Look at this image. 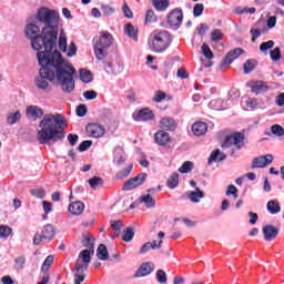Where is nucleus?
<instances>
[{
	"label": "nucleus",
	"instance_id": "nucleus-32",
	"mask_svg": "<svg viewBox=\"0 0 284 284\" xmlns=\"http://www.w3.org/2000/svg\"><path fill=\"white\" fill-rule=\"evenodd\" d=\"M153 6L155 10L159 12L165 11L166 8H170V1L169 0H153Z\"/></svg>",
	"mask_w": 284,
	"mask_h": 284
},
{
	"label": "nucleus",
	"instance_id": "nucleus-60",
	"mask_svg": "<svg viewBox=\"0 0 284 284\" xmlns=\"http://www.w3.org/2000/svg\"><path fill=\"white\" fill-rule=\"evenodd\" d=\"M90 145H92V141L85 140L82 143H80V145L78 146V150L79 152H85V150H88Z\"/></svg>",
	"mask_w": 284,
	"mask_h": 284
},
{
	"label": "nucleus",
	"instance_id": "nucleus-2",
	"mask_svg": "<svg viewBox=\"0 0 284 284\" xmlns=\"http://www.w3.org/2000/svg\"><path fill=\"white\" fill-rule=\"evenodd\" d=\"M27 116L31 121L41 119L37 126V140L41 145L57 143L65 139V128L68 119L61 113H47L38 105L27 108Z\"/></svg>",
	"mask_w": 284,
	"mask_h": 284
},
{
	"label": "nucleus",
	"instance_id": "nucleus-20",
	"mask_svg": "<svg viewBox=\"0 0 284 284\" xmlns=\"http://www.w3.org/2000/svg\"><path fill=\"white\" fill-rule=\"evenodd\" d=\"M106 72L108 74H112L113 77H121V74H123L124 72V67L122 63L119 62L110 63L106 67Z\"/></svg>",
	"mask_w": 284,
	"mask_h": 284
},
{
	"label": "nucleus",
	"instance_id": "nucleus-26",
	"mask_svg": "<svg viewBox=\"0 0 284 284\" xmlns=\"http://www.w3.org/2000/svg\"><path fill=\"white\" fill-rule=\"evenodd\" d=\"M124 32L130 39H133L134 41H139V30L134 28L131 23H128L124 27Z\"/></svg>",
	"mask_w": 284,
	"mask_h": 284
},
{
	"label": "nucleus",
	"instance_id": "nucleus-61",
	"mask_svg": "<svg viewBox=\"0 0 284 284\" xmlns=\"http://www.w3.org/2000/svg\"><path fill=\"white\" fill-rule=\"evenodd\" d=\"M83 97L87 99V101H92L97 99V91H87L83 93Z\"/></svg>",
	"mask_w": 284,
	"mask_h": 284
},
{
	"label": "nucleus",
	"instance_id": "nucleus-46",
	"mask_svg": "<svg viewBox=\"0 0 284 284\" xmlns=\"http://www.w3.org/2000/svg\"><path fill=\"white\" fill-rule=\"evenodd\" d=\"M54 263V256L49 255L43 264H42V272H48V270H50V267L52 266V264Z\"/></svg>",
	"mask_w": 284,
	"mask_h": 284
},
{
	"label": "nucleus",
	"instance_id": "nucleus-64",
	"mask_svg": "<svg viewBox=\"0 0 284 284\" xmlns=\"http://www.w3.org/2000/svg\"><path fill=\"white\" fill-rule=\"evenodd\" d=\"M2 284H14V280L10 275H4L1 278Z\"/></svg>",
	"mask_w": 284,
	"mask_h": 284
},
{
	"label": "nucleus",
	"instance_id": "nucleus-4",
	"mask_svg": "<svg viewBox=\"0 0 284 284\" xmlns=\"http://www.w3.org/2000/svg\"><path fill=\"white\" fill-rule=\"evenodd\" d=\"M41 37L43 39L42 50L38 51L37 57L39 59V54H49V59H52L54 57L52 50H54L59 37V24L45 26Z\"/></svg>",
	"mask_w": 284,
	"mask_h": 284
},
{
	"label": "nucleus",
	"instance_id": "nucleus-35",
	"mask_svg": "<svg viewBox=\"0 0 284 284\" xmlns=\"http://www.w3.org/2000/svg\"><path fill=\"white\" fill-rule=\"evenodd\" d=\"M93 79L92 72L85 70V69H80V80L83 83H90Z\"/></svg>",
	"mask_w": 284,
	"mask_h": 284
},
{
	"label": "nucleus",
	"instance_id": "nucleus-48",
	"mask_svg": "<svg viewBox=\"0 0 284 284\" xmlns=\"http://www.w3.org/2000/svg\"><path fill=\"white\" fill-rule=\"evenodd\" d=\"M24 266H26V257L24 256H18L14 258L16 270H23Z\"/></svg>",
	"mask_w": 284,
	"mask_h": 284
},
{
	"label": "nucleus",
	"instance_id": "nucleus-13",
	"mask_svg": "<svg viewBox=\"0 0 284 284\" xmlns=\"http://www.w3.org/2000/svg\"><path fill=\"white\" fill-rule=\"evenodd\" d=\"M168 23L169 26H171V28H175V30H179V28H181V23H183V11H171L168 17Z\"/></svg>",
	"mask_w": 284,
	"mask_h": 284
},
{
	"label": "nucleus",
	"instance_id": "nucleus-9",
	"mask_svg": "<svg viewBox=\"0 0 284 284\" xmlns=\"http://www.w3.org/2000/svg\"><path fill=\"white\" fill-rule=\"evenodd\" d=\"M58 45L61 52L67 54V57H77V44H74V42H70L68 47V36L65 34V31L63 29L60 30Z\"/></svg>",
	"mask_w": 284,
	"mask_h": 284
},
{
	"label": "nucleus",
	"instance_id": "nucleus-49",
	"mask_svg": "<svg viewBox=\"0 0 284 284\" xmlns=\"http://www.w3.org/2000/svg\"><path fill=\"white\" fill-rule=\"evenodd\" d=\"M202 53L205 57V59H214V53H212L210 45L205 43L202 45Z\"/></svg>",
	"mask_w": 284,
	"mask_h": 284
},
{
	"label": "nucleus",
	"instance_id": "nucleus-29",
	"mask_svg": "<svg viewBox=\"0 0 284 284\" xmlns=\"http://www.w3.org/2000/svg\"><path fill=\"white\" fill-rule=\"evenodd\" d=\"M97 256L100 261H108V258H110L108 247L104 244L99 245L97 250Z\"/></svg>",
	"mask_w": 284,
	"mask_h": 284
},
{
	"label": "nucleus",
	"instance_id": "nucleus-36",
	"mask_svg": "<svg viewBox=\"0 0 284 284\" xmlns=\"http://www.w3.org/2000/svg\"><path fill=\"white\" fill-rule=\"evenodd\" d=\"M159 241L154 240L151 242L152 250H161V246L163 245V239H165V233L159 232L158 233Z\"/></svg>",
	"mask_w": 284,
	"mask_h": 284
},
{
	"label": "nucleus",
	"instance_id": "nucleus-1",
	"mask_svg": "<svg viewBox=\"0 0 284 284\" xmlns=\"http://www.w3.org/2000/svg\"><path fill=\"white\" fill-rule=\"evenodd\" d=\"M38 61L40 75L36 78L34 83L38 90L50 92V81L53 85L61 88L62 92L70 94L74 91V74L77 70L61 55L58 50L53 51V57L50 59V53H39Z\"/></svg>",
	"mask_w": 284,
	"mask_h": 284
},
{
	"label": "nucleus",
	"instance_id": "nucleus-54",
	"mask_svg": "<svg viewBox=\"0 0 284 284\" xmlns=\"http://www.w3.org/2000/svg\"><path fill=\"white\" fill-rule=\"evenodd\" d=\"M101 8L104 17H112V13L115 12L114 8L108 4H102Z\"/></svg>",
	"mask_w": 284,
	"mask_h": 284
},
{
	"label": "nucleus",
	"instance_id": "nucleus-55",
	"mask_svg": "<svg viewBox=\"0 0 284 284\" xmlns=\"http://www.w3.org/2000/svg\"><path fill=\"white\" fill-rule=\"evenodd\" d=\"M165 92L163 91H156L154 97H153V101L154 103H161V101L165 100Z\"/></svg>",
	"mask_w": 284,
	"mask_h": 284
},
{
	"label": "nucleus",
	"instance_id": "nucleus-14",
	"mask_svg": "<svg viewBox=\"0 0 284 284\" xmlns=\"http://www.w3.org/2000/svg\"><path fill=\"white\" fill-rule=\"evenodd\" d=\"M148 178V174L140 173L135 178L130 179L124 183L123 190H134L135 187H139V185H143L145 183V179Z\"/></svg>",
	"mask_w": 284,
	"mask_h": 284
},
{
	"label": "nucleus",
	"instance_id": "nucleus-51",
	"mask_svg": "<svg viewBox=\"0 0 284 284\" xmlns=\"http://www.w3.org/2000/svg\"><path fill=\"white\" fill-rule=\"evenodd\" d=\"M122 11L126 19H132L134 17V13H132V9H130V6H128L126 2L123 3Z\"/></svg>",
	"mask_w": 284,
	"mask_h": 284
},
{
	"label": "nucleus",
	"instance_id": "nucleus-21",
	"mask_svg": "<svg viewBox=\"0 0 284 284\" xmlns=\"http://www.w3.org/2000/svg\"><path fill=\"white\" fill-rule=\"evenodd\" d=\"M176 120H174L173 118L165 116L160 120V128L162 130L171 132L173 130H176Z\"/></svg>",
	"mask_w": 284,
	"mask_h": 284
},
{
	"label": "nucleus",
	"instance_id": "nucleus-10",
	"mask_svg": "<svg viewBox=\"0 0 284 284\" xmlns=\"http://www.w3.org/2000/svg\"><path fill=\"white\" fill-rule=\"evenodd\" d=\"M57 236V231H54V226L51 224H47L41 233H37L33 237V245H39L43 239L47 241H52Z\"/></svg>",
	"mask_w": 284,
	"mask_h": 284
},
{
	"label": "nucleus",
	"instance_id": "nucleus-44",
	"mask_svg": "<svg viewBox=\"0 0 284 284\" xmlns=\"http://www.w3.org/2000/svg\"><path fill=\"white\" fill-rule=\"evenodd\" d=\"M226 196H233V199H239V189L234 186V184H231L227 186V190L225 192Z\"/></svg>",
	"mask_w": 284,
	"mask_h": 284
},
{
	"label": "nucleus",
	"instance_id": "nucleus-25",
	"mask_svg": "<svg viewBox=\"0 0 284 284\" xmlns=\"http://www.w3.org/2000/svg\"><path fill=\"white\" fill-rule=\"evenodd\" d=\"M241 54H243V49L236 48V49L232 50L225 57L224 65H230V63H232V61H234L235 59H239V57H241Z\"/></svg>",
	"mask_w": 284,
	"mask_h": 284
},
{
	"label": "nucleus",
	"instance_id": "nucleus-17",
	"mask_svg": "<svg viewBox=\"0 0 284 284\" xmlns=\"http://www.w3.org/2000/svg\"><path fill=\"white\" fill-rule=\"evenodd\" d=\"M154 141L158 145L165 148V145H168V143H170V133H168L163 130H160V131L155 132Z\"/></svg>",
	"mask_w": 284,
	"mask_h": 284
},
{
	"label": "nucleus",
	"instance_id": "nucleus-39",
	"mask_svg": "<svg viewBox=\"0 0 284 284\" xmlns=\"http://www.w3.org/2000/svg\"><path fill=\"white\" fill-rule=\"evenodd\" d=\"M244 74H250L253 70L256 69V60H247L244 65Z\"/></svg>",
	"mask_w": 284,
	"mask_h": 284
},
{
	"label": "nucleus",
	"instance_id": "nucleus-57",
	"mask_svg": "<svg viewBox=\"0 0 284 284\" xmlns=\"http://www.w3.org/2000/svg\"><path fill=\"white\" fill-rule=\"evenodd\" d=\"M78 273L74 274V284H81L85 281V275H82L81 272H85V270L83 271H79L77 270Z\"/></svg>",
	"mask_w": 284,
	"mask_h": 284
},
{
	"label": "nucleus",
	"instance_id": "nucleus-52",
	"mask_svg": "<svg viewBox=\"0 0 284 284\" xmlns=\"http://www.w3.org/2000/svg\"><path fill=\"white\" fill-rule=\"evenodd\" d=\"M130 172H132V165L126 166L124 171H120L116 173V179H128L130 176Z\"/></svg>",
	"mask_w": 284,
	"mask_h": 284
},
{
	"label": "nucleus",
	"instance_id": "nucleus-37",
	"mask_svg": "<svg viewBox=\"0 0 284 284\" xmlns=\"http://www.w3.org/2000/svg\"><path fill=\"white\" fill-rule=\"evenodd\" d=\"M168 187H170L171 190H174V187L179 186V173H173L168 182H166Z\"/></svg>",
	"mask_w": 284,
	"mask_h": 284
},
{
	"label": "nucleus",
	"instance_id": "nucleus-19",
	"mask_svg": "<svg viewBox=\"0 0 284 284\" xmlns=\"http://www.w3.org/2000/svg\"><path fill=\"white\" fill-rule=\"evenodd\" d=\"M153 271H154V265L153 264L144 263L135 272L134 277L135 278H143V276H148L149 274H152Z\"/></svg>",
	"mask_w": 284,
	"mask_h": 284
},
{
	"label": "nucleus",
	"instance_id": "nucleus-59",
	"mask_svg": "<svg viewBox=\"0 0 284 284\" xmlns=\"http://www.w3.org/2000/svg\"><path fill=\"white\" fill-rule=\"evenodd\" d=\"M77 114L78 116H85V114H88V106H85V104H80L77 108Z\"/></svg>",
	"mask_w": 284,
	"mask_h": 284
},
{
	"label": "nucleus",
	"instance_id": "nucleus-43",
	"mask_svg": "<svg viewBox=\"0 0 284 284\" xmlns=\"http://www.w3.org/2000/svg\"><path fill=\"white\" fill-rule=\"evenodd\" d=\"M133 239H134V230H132L131 227H126L122 240L124 241V243H130V241H132Z\"/></svg>",
	"mask_w": 284,
	"mask_h": 284
},
{
	"label": "nucleus",
	"instance_id": "nucleus-3",
	"mask_svg": "<svg viewBox=\"0 0 284 284\" xmlns=\"http://www.w3.org/2000/svg\"><path fill=\"white\" fill-rule=\"evenodd\" d=\"M81 243L83 247H88L89 250H83L75 262V270L81 272L83 270H88L92 255L94 254V236L90 233H84L81 236Z\"/></svg>",
	"mask_w": 284,
	"mask_h": 284
},
{
	"label": "nucleus",
	"instance_id": "nucleus-22",
	"mask_svg": "<svg viewBox=\"0 0 284 284\" xmlns=\"http://www.w3.org/2000/svg\"><path fill=\"white\" fill-rule=\"evenodd\" d=\"M262 232H263L264 239L266 241H274V239H276V236H278V230L276 227H274V225H271V224L264 226Z\"/></svg>",
	"mask_w": 284,
	"mask_h": 284
},
{
	"label": "nucleus",
	"instance_id": "nucleus-45",
	"mask_svg": "<svg viewBox=\"0 0 284 284\" xmlns=\"http://www.w3.org/2000/svg\"><path fill=\"white\" fill-rule=\"evenodd\" d=\"M155 276H156L158 283H161V284L168 283V274L165 273V271L158 270Z\"/></svg>",
	"mask_w": 284,
	"mask_h": 284
},
{
	"label": "nucleus",
	"instance_id": "nucleus-16",
	"mask_svg": "<svg viewBox=\"0 0 284 284\" xmlns=\"http://www.w3.org/2000/svg\"><path fill=\"white\" fill-rule=\"evenodd\" d=\"M84 211L85 204H83V202L81 201H75L71 203L68 207V212H70V214H72L73 216H81V214H83Z\"/></svg>",
	"mask_w": 284,
	"mask_h": 284
},
{
	"label": "nucleus",
	"instance_id": "nucleus-8",
	"mask_svg": "<svg viewBox=\"0 0 284 284\" xmlns=\"http://www.w3.org/2000/svg\"><path fill=\"white\" fill-rule=\"evenodd\" d=\"M37 19L44 26H59V12L45 7L38 10Z\"/></svg>",
	"mask_w": 284,
	"mask_h": 284
},
{
	"label": "nucleus",
	"instance_id": "nucleus-15",
	"mask_svg": "<svg viewBox=\"0 0 284 284\" xmlns=\"http://www.w3.org/2000/svg\"><path fill=\"white\" fill-rule=\"evenodd\" d=\"M272 161H274V155H261L253 160L251 168L252 170H256V168H267V165H271Z\"/></svg>",
	"mask_w": 284,
	"mask_h": 284
},
{
	"label": "nucleus",
	"instance_id": "nucleus-30",
	"mask_svg": "<svg viewBox=\"0 0 284 284\" xmlns=\"http://www.w3.org/2000/svg\"><path fill=\"white\" fill-rule=\"evenodd\" d=\"M140 201L148 209L154 207L156 205V200H154V197H152V195H150V194L142 195L140 197Z\"/></svg>",
	"mask_w": 284,
	"mask_h": 284
},
{
	"label": "nucleus",
	"instance_id": "nucleus-38",
	"mask_svg": "<svg viewBox=\"0 0 284 284\" xmlns=\"http://www.w3.org/2000/svg\"><path fill=\"white\" fill-rule=\"evenodd\" d=\"M244 108L246 110H256V108H258V101L254 98H248L244 100Z\"/></svg>",
	"mask_w": 284,
	"mask_h": 284
},
{
	"label": "nucleus",
	"instance_id": "nucleus-47",
	"mask_svg": "<svg viewBox=\"0 0 284 284\" xmlns=\"http://www.w3.org/2000/svg\"><path fill=\"white\" fill-rule=\"evenodd\" d=\"M271 132L275 136H283L284 129H283V126H281V124H274V125L271 126Z\"/></svg>",
	"mask_w": 284,
	"mask_h": 284
},
{
	"label": "nucleus",
	"instance_id": "nucleus-62",
	"mask_svg": "<svg viewBox=\"0 0 284 284\" xmlns=\"http://www.w3.org/2000/svg\"><path fill=\"white\" fill-rule=\"evenodd\" d=\"M152 250V242L144 243L140 248V254H145L146 252H150Z\"/></svg>",
	"mask_w": 284,
	"mask_h": 284
},
{
	"label": "nucleus",
	"instance_id": "nucleus-53",
	"mask_svg": "<svg viewBox=\"0 0 284 284\" xmlns=\"http://www.w3.org/2000/svg\"><path fill=\"white\" fill-rule=\"evenodd\" d=\"M272 48H274V41L270 40L267 42H263L260 45V51L261 52H267V50H272Z\"/></svg>",
	"mask_w": 284,
	"mask_h": 284
},
{
	"label": "nucleus",
	"instance_id": "nucleus-40",
	"mask_svg": "<svg viewBox=\"0 0 284 284\" xmlns=\"http://www.w3.org/2000/svg\"><path fill=\"white\" fill-rule=\"evenodd\" d=\"M89 185L90 187H92V190H97V187H101V185H103V179L94 176L89 180Z\"/></svg>",
	"mask_w": 284,
	"mask_h": 284
},
{
	"label": "nucleus",
	"instance_id": "nucleus-28",
	"mask_svg": "<svg viewBox=\"0 0 284 284\" xmlns=\"http://www.w3.org/2000/svg\"><path fill=\"white\" fill-rule=\"evenodd\" d=\"M21 121V111H13L7 115V123L9 125H14V123H19Z\"/></svg>",
	"mask_w": 284,
	"mask_h": 284
},
{
	"label": "nucleus",
	"instance_id": "nucleus-23",
	"mask_svg": "<svg viewBox=\"0 0 284 284\" xmlns=\"http://www.w3.org/2000/svg\"><path fill=\"white\" fill-rule=\"evenodd\" d=\"M152 119H154V113L150 109H142L134 116L135 121H152Z\"/></svg>",
	"mask_w": 284,
	"mask_h": 284
},
{
	"label": "nucleus",
	"instance_id": "nucleus-7",
	"mask_svg": "<svg viewBox=\"0 0 284 284\" xmlns=\"http://www.w3.org/2000/svg\"><path fill=\"white\" fill-rule=\"evenodd\" d=\"M24 32L27 38L30 39L31 45L37 52L43 50V36H41V29L37 23L27 24Z\"/></svg>",
	"mask_w": 284,
	"mask_h": 284
},
{
	"label": "nucleus",
	"instance_id": "nucleus-18",
	"mask_svg": "<svg viewBox=\"0 0 284 284\" xmlns=\"http://www.w3.org/2000/svg\"><path fill=\"white\" fill-rule=\"evenodd\" d=\"M248 87L251 88L252 92L255 94H261V92H267L270 90V87H267V83L263 81H251L248 82Z\"/></svg>",
	"mask_w": 284,
	"mask_h": 284
},
{
	"label": "nucleus",
	"instance_id": "nucleus-11",
	"mask_svg": "<svg viewBox=\"0 0 284 284\" xmlns=\"http://www.w3.org/2000/svg\"><path fill=\"white\" fill-rule=\"evenodd\" d=\"M245 135L241 133H234L231 136H227L222 143V148H234L235 150H241L245 145Z\"/></svg>",
	"mask_w": 284,
	"mask_h": 284
},
{
	"label": "nucleus",
	"instance_id": "nucleus-56",
	"mask_svg": "<svg viewBox=\"0 0 284 284\" xmlns=\"http://www.w3.org/2000/svg\"><path fill=\"white\" fill-rule=\"evenodd\" d=\"M156 21V14L152 10L146 11L145 22L154 23Z\"/></svg>",
	"mask_w": 284,
	"mask_h": 284
},
{
	"label": "nucleus",
	"instance_id": "nucleus-41",
	"mask_svg": "<svg viewBox=\"0 0 284 284\" xmlns=\"http://www.w3.org/2000/svg\"><path fill=\"white\" fill-rule=\"evenodd\" d=\"M193 168L194 163H192L191 161H186L179 169V172H181V174H187V172H192Z\"/></svg>",
	"mask_w": 284,
	"mask_h": 284
},
{
	"label": "nucleus",
	"instance_id": "nucleus-58",
	"mask_svg": "<svg viewBox=\"0 0 284 284\" xmlns=\"http://www.w3.org/2000/svg\"><path fill=\"white\" fill-rule=\"evenodd\" d=\"M271 59H272V61L281 60V49L280 48H275L274 50L271 51Z\"/></svg>",
	"mask_w": 284,
	"mask_h": 284
},
{
	"label": "nucleus",
	"instance_id": "nucleus-34",
	"mask_svg": "<svg viewBox=\"0 0 284 284\" xmlns=\"http://www.w3.org/2000/svg\"><path fill=\"white\" fill-rule=\"evenodd\" d=\"M225 160V153L221 152V150L216 149L211 153V156L209 158V163H212L214 161H223Z\"/></svg>",
	"mask_w": 284,
	"mask_h": 284
},
{
	"label": "nucleus",
	"instance_id": "nucleus-42",
	"mask_svg": "<svg viewBox=\"0 0 284 284\" xmlns=\"http://www.w3.org/2000/svg\"><path fill=\"white\" fill-rule=\"evenodd\" d=\"M223 39V31L221 29H215L211 32V41L214 43L221 41Z\"/></svg>",
	"mask_w": 284,
	"mask_h": 284
},
{
	"label": "nucleus",
	"instance_id": "nucleus-6",
	"mask_svg": "<svg viewBox=\"0 0 284 284\" xmlns=\"http://www.w3.org/2000/svg\"><path fill=\"white\" fill-rule=\"evenodd\" d=\"M112 41H114V38L110 32H101L100 36L94 39L93 48L98 61H103V59L108 57V50L110 45H112Z\"/></svg>",
	"mask_w": 284,
	"mask_h": 284
},
{
	"label": "nucleus",
	"instance_id": "nucleus-5",
	"mask_svg": "<svg viewBox=\"0 0 284 284\" xmlns=\"http://www.w3.org/2000/svg\"><path fill=\"white\" fill-rule=\"evenodd\" d=\"M148 43L151 52L162 54L172 44V38L170 37V32L165 30H155L149 36Z\"/></svg>",
	"mask_w": 284,
	"mask_h": 284
},
{
	"label": "nucleus",
	"instance_id": "nucleus-63",
	"mask_svg": "<svg viewBox=\"0 0 284 284\" xmlns=\"http://www.w3.org/2000/svg\"><path fill=\"white\" fill-rule=\"evenodd\" d=\"M197 33L203 37V34H205V32H207V30H210V28L207 27V24L205 23H201L197 28Z\"/></svg>",
	"mask_w": 284,
	"mask_h": 284
},
{
	"label": "nucleus",
	"instance_id": "nucleus-27",
	"mask_svg": "<svg viewBox=\"0 0 284 284\" xmlns=\"http://www.w3.org/2000/svg\"><path fill=\"white\" fill-rule=\"evenodd\" d=\"M204 196L205 194L199 187H195V191L189 193V199L192 203H199Z\"/></svg>",
	"mask_w": 284,
	"mask_h": 284
},
{
	"label": "nucleus",
	"instance_id": "nucleus-24",
	"mask_svg": "<svg viewBox=\"0 0 284 284\" xmlns=\"http://www.w3.org/2000/svg\"><path fill=\"white\" fill-rule=\"evenodd\" d=\"M192 132L195 136H203L207 132V124L205 122H195L192 125Z\"/></svg>",
	"mask_w": 284,
	"mask_h": 284
},
{
	"label": "nucleus",
	"instance_id": "nucleus-50",
	"mask_svg": "<svg viewBox=\"0 0 284 284\" xmlns=\"http://www.w3.org/2000/svg\"><path fill=\"white\" fill-rule=\"evenodd\" d=\"M203 10H205V6H203V3H196L193 7V16L201 17V14H203Z\"/></svg>",
	"mask_w": 284,
	"mask_h": 284
},
{
	"label": "nucleus",
	"instance_id": "nucleus-31",
	"mask_svg": "<svg viewBox=\"0 0 284 284\" xmlns=\"http://www.w3.org/2000/svg\"><path fill=\"white\" fill-rule=\"evenodd\" d=\"M266 207L270 214H278V212H281V204H278V201L275 200L268 201Z\"/></svg>",
	"mask_w": 284,
	"mask_h": 284
},
{
	"label": "nucleus",
	"instance_id": "nucleus-33",
	"mask_svg": "<svg viewBox=\"0 0 284 284\" xmlns=\"http://www.w3.org/2000/svg\"><path fill=\"white\" fill-rule=\"evenodd\" d=\"M10 236H12V227L8 225H0V239L2 241H7Z\"/></svg>",
	"mask_w": 284,
	"mask_h": 284
},
{
	"label": "nucleus",
	"instance_id": "nucleus-12",
	"mask_svg": "<svg viewBox=\"0 0 284 284\" xmlns=\"http://www.w3.org/2000/svg\"><path fill=\"white\" fill-rule=\"evenodd\" d=\"M87 134L91 139H101L105 135V126L99 123H90L87 125Z\"/></svg>",
	"mask_w": 284,
	"mask_h": 284
}]
</instances>
